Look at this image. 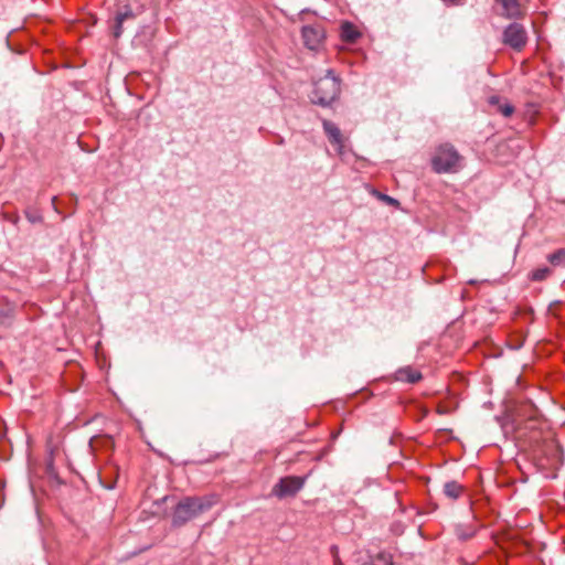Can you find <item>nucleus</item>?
Returning a JSON list of instances; mask_svg holds the SVG:
<instances>
[{"label":"nucleus","instance_id":"obj_1","mask_svg":"<svg viewBox=\"0 0 565 565\" xmlns=\"http://www.w3.org/2000/svg\"><path fill=\"white\" fill-rule=\"evenodd\" d=\"M217 502L215 494L205 497H185L175 505L172 513V525L182 526L200 514L209 511Z\"/></svg>","mask_w":565,"mask_h":565},{"label":"nucleus","instance_id":"obj_2","mask_svg":"<svg viewBox=\"0 0 565 565\" xmlns=\"http://www.w3.org/2000/svg\"><path fill=\"white\" fill-rule=\"evenodd\" d=\"M340 92V78L332 70H328L327 74L315 83L311 100L316 105L328 107L339 97Z\"/></svg>","mask_w":565,"mask_h":565},{"label":"nucleus","instance_id":"obj_3","mask_svg":"<svg viewBox=\"0 0 565 565\" xmlns=\"http://www.w3.org/2000/svg\"><path fill=\"white\" fill-rule=\"evenodd\" d=\"M437 173H455L461 169V157L451 145H441L431 159Z\"/></svg>","mask_w":565,"mask_h":565},{"label":"nucleus","instance_id":"obj_4","mask_svg":"<svg viewBox=\"0 0 565 565\" xmlns=\"http://www.w3.org/2000/svg\"><path fill=\"white\" fill-rule=\"evenodd\" d=\"M306 477L288 476L280 478L273 488V494L279 499L294 497L305 486Z\"/></svg>","mask_w":565,"mask_h":565},{"label":"nucleus","instance_id":"obj_5","mask_svg":"<svg viewBox=\"0 0 565 565\" xmlns=\"http://www.w3.org/2000/svg\"><path fill=\"white\" fill-rule=\"evenodd\" d=\"M527 40L526 31L520 23H511L503 31V42L514 50H521Z\"/></svg>","mask_w":565,"mask_h":565},{"label":"nucleus","instance_id":"obj_6","mask_svg":"<svg viewBox=\"0 0 565 565\" xmlns=\"http://www.w3.org/2000/svg\"><path fill=\"white\" fill-rule=\"evenodd\" d=\"M301 36L306 47L318 51L323 44L326 32L320 24L305 25L301 29Z\"/></svg>","mask_w":565,"mask_h":565},{"label":"nucleus","instance_id":"obj_7","mask_svg":"<svg viewBox=\"0 0 565 565\" xmlns=\"http://www.w3.org/2000/svg\"><path fill=\"white\" fill-rule=\"evenodd\" d=\"M322 127L330 143L335 147L337 153L342 157L344 154V138L341 130L334 122L328 119H322Z\"/></svg>","mask_w":565,"mask_h":565},{"label":"nucleus","instance_id":"obj_8","mask_svg":"<svg viewBox=\"0 0 565 565\" xmlns=\"http://www.w3.org/2000/svg\"><path fill=\"white\" fill-rule=\"evenodd\" d=\"M395 377L397 381L414 384L422 379V373L411 366H405L396 371Z\"/></svg>","mask_w":565,"mask_h":565},{"label":"nucleus","instance_id":"obj_9","mask_svg":"<svg viewBox=\"0 0 565 565\" xmlns=\"http://www.w3.org/2000/svg\"><path fill=\"white\" fill-rule=\"evenodd\" d=\"M502 6V14L508 19H516L521 17V6L518 0H500Z\"/></svg>","mask_w":565,"mask_h":565},{"label":"nucleus","instance_id":"obj_10","mask_svg":"<svg viewBox=\"0 0 565 565\" xmlns=\"http://www.w3.org/2000/svg\"><path fill=\"white\" fill-rule=\"evenodd\" d=\"M341 39L347 43H354L361 33L356 30L355 25L349 21L341 24Z\"/></svg>","mask_w":565,"mask_h":565},{"label":"nucleus","instance_id":"obj_11","mask_svg":"<svg viewBox=\"0 0 565 565\" xmlns=\"http://www.w3.org/2000/svg\"><path fill=\"white\" fill-rule=\"evenodd\" d=\"M463 491V487L459 484L457 481H448L444 484V493L446 497L456 500L458 499Z\"/></svg>","mask_w":565,"mask_h":565},{"label":"nucleus","instance_id":"obj_12","mask_svg":"<svg viewBox=\"0 0 565 565\" xmlns=\"http://www.w3.org/2000/svg\"><path fill=\"white\" fill-rule=\"evenodd\" d=\"M547 260L553 266H561L565 264V248H559L547 256Z\"/></svg>","mask_w":565,"mask_h":565},{"label":"nucleus","instance_id":"obj_13","mask_svg":"<svg viewBox=\"0 0 565 565\" xmlns=\"http://www.w3.org/2000/svg\"><path fill=\"white\" fill-rule=\"evenodd\" d=\"M115 18L119 19V22H125L128 19H134L135 13L129 6H126L122 11L117 12Z\"/></svg>","mask_w":565,"mask_h":565},{"label":"nucleus","instance_id":"obj_14","mask_svg":"<svg viewBox=\"0 0 565 565\" xmlns=\"http://www.w3.org/2000/svg\"><path fill=\"white\" fill-rule=\"evenodd\" d=\"M456 535L459 540L466 541L475 535V530H466L462 525L456 527Z\"/></svg>","mask_w":565,"mask_h":565},{"label":"nucleus","instance_id":"obj_15","mask_svg":"<svg viewBox=\"0 0 565 565\" xmlns=\"http://www.w3.org/2000/svg\"><path fill=\"white\" fill-rule=\"evenodd\" d=\"M551 270L547 267L539 268L532 273V279L540 281L545 279L550 275Z\"/></svg>","mask_w":565,"mask_h":565},{"label":"nucleus","instance_id":"obj_16","mask_svg":"<svg viewBox=\"0 0 565 565\" xmlns=\"http://www.w3.org/2000/svg\"><path fill=\"white\" fill-rule=\"evenodd\" d=\"M124 22H119V19L115 18V25L113 30L114 38L118 39L121 36L124 29H122Z\"/></svg>","mask_w":565,"mask_h":565},{"label":"nucleus","instance_id":"obj_17","mask_svg":"<svg viewBox=\"0 0 565 565\" xmlns=\"http://www.w3.org/2000/svg\"><path fill=\"white\" fill-rule=\"evenodd\" d=\"M499 110L504 117H510L513 114L514 108L510 104H504L499 106Z\"/></svg>","mask_w":565,"mask_h":565},{"label":"nucleus","instance_id":"obj_18","mask_svg":"<svg viewBox=\"0 0 565 565\" xmlns=\"http://www.w3.org/2000/svg\"><path fill=\"white\" fill-rule=\"evenodd\" d=\"M379 199L391 205H397L398 201L387 194L377 193Z\"/></svg>","mask_w":565,"mask_h":565},{"label":"nucleus","instance_id":"obj_19","mask_svg":"<svg viewBox=\"0 0 565 565\" xmlns=\"http://www.w3.org/2000/svg\"><path fill=\"white\" fill-rule=\"evenodd\" d=\"M26 216H28L29 221L32 223L40 221V216H38L35 214L26 213Z\"/></svg>","mask_w":565,"mask_h":565},{"label":"nucleus","instance_id":"obj_20","mask_svg":"<svg viewBox=\"0 0 565 565\" xmlns=\"http://www.w3.org/2000/svg\"><path fill=\"white\" fill-rule=\"evenodd\" d=\"M500 97L499 96H491L489 97V104L491 105H499Z\"/></svg>","mask_w":565,"mask_h":565},{"label":"nucleus","instance_id":"obj_21","mask_svg":"<svg viewBox=\"0 0 565 565\" xmlns=\"http://www.w3.org/2000/svg\"><path fill=\"white\" fill-rule=\"evenodd\" d=\"M334 565H343V563L339 558H335L334 559Z\"/></svg>","mask_w":565,"mask_h":565},{"label":"nucleus","instance_id":"obj_22","mask_svg":"<svg viewBox=\"0 0 565 565\" xmlns=\"http://www.w3.org/2000/svg\"><path fill=\"white\" fill-rule=\"evenodd\" d=\"M444 2L455 3L457 0H443Z\"/></svg>","mask_w":565,"mask_h":565},{"label":"nucleus","instance_id":"obj_23","mask_svg":"<svg viewBox=\"0 0 565 565\" xmlns=\"http://www.w3.org/2000/svg\"><path fill=\"white\" fill-rule=\"evenodd\" d=\"M468 282L471 284V285H475V284H477V280L471 279Z\"/></svg>","mask_w":565,"mask_h":565},{"label":"nucleus","instance_id":"obj_24","mask_svg":"<svg viewBox=\"0 0 565 565\" xmlns=\"http://www.w3.org/2000/svg\"><path fill=\"white\" fill-rule=\"evenodd\" d=\"M55 200H56V196H53V198H52V204H53V205H54Z\"/></svg>","mask_w":565,"mask_h":565}]
</instances>
